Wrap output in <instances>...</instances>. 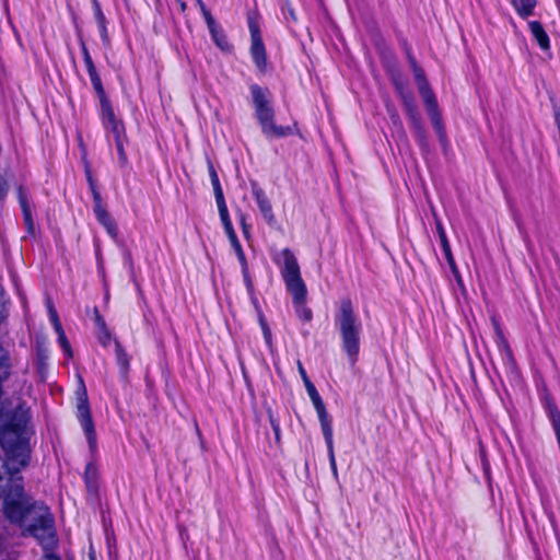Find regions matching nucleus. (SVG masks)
<instances>
[{
  "instance_id": "obj_6",
  "label": "nucleus",
  "mask_w": 560,
  "mask_h": 560,
  "mask_svg": "<svg viewBox=\"0 0 560 560\" xmlns=\"http://www.w3.org/2000/svg\"><path fill=\"white\" fill-rule=\"evenodd\" d=\"M255 113L266 137L282 138L291 133L290 127L277 126L273 122L275 112L272 106L255 108Z\"/></svg>"
},
{
  "instance_id": "obj_36",
  "label": "nucleus",
  "mask_w": 560,
  "mask_h": 560,
  "mask_svg": "<svg viewBox=\"0 0 560 560\" xmlns=\"http://www.w3.org/2000/svg\"><path fill=\"white\" fill-rule=\"evenodd\" d=\"M242 275H243L244 282L246 284L248 292H252L254 290V285L252 282V278L249 276L248 265H245V267H242Z\"/></svg>"
},
{
  "instance_id": "obj_4",
  "label": "nucleus",
  "mask_w": 560,
  "mask_h": 560,
  "mask_svg": "<svg viewBox=\"0 0 560 560\" xmlns=\"http://www.w3.org/2000/svg\"><path fill=\"white\" fill-rule=\"evenodd\" d=\"M3 447L7 452V459L2 464L5 472L10 476L7 489L10 488L13 480L20 479L23 483L22 477H16L20 470L28 465L30 462V450L27 444L21 439H16L14 443H3Z\"/></svg>"
},
{
  "instance_id": "obj_24",
  "label": "nucleus",
  "mask_w": 560,
  "mask_h": 560,
  "mask_svg": "<svg viewBox=\"0 0 560 560\" xmlns=\"http://www.w3.org/2000/svg\"><path fill=\"white\" fill-rule=\"evenodd\" d=\"M19 202H20V206H21V209H22V213H23V217H24L25 224L28 228H32L33 226V220H32L31 208H30L26 195L24 194L22 188L19 189Z\"/></svg>"
},
{
  "instance_id": "obj_7",
  "label": "nucleus",
  "mask_w": 560,
  "mask_h": 560,
  "mask_svg": "<svg viewBox=\"0 0 560 560\" xmlns=\"http://www.w3.org/2000/svg\"><path fill=\"white\" fill-rule=\"evenodd\" d=\"M298 366H299V372L301 374V377L303 378V382L305 384V388L307 390V394L314 405V408L316 409V412H317V416H318V419H319V423H320V427H324V425H327V424H330L332 423V419L331 417L328 415L326 408H325V405L316 389V387L314 386V384L310 381L302 363L299 361L298 362Z\"/></svg>"
},
{
  "instance_id": "obj_17",
  "label": "nucleus",
  "mask_w": 560,
  "mask_h": 560,
  "mask_svg": "<svg viewBox=\"0 0 560 560\" xmlns=\"http://www.w3.org/2000/svg\"><path fill=\"white\" fill-rule=\"evenodd\" d=\"M94 322L97 328V338L100 342L104 346H107V343L110 341L112 336L106 326L105 319L100 314L97 308L94 310Z\"/></svg>"
},
{
  "instance_id": "obj_1",
  "label": "nucleus",
  "mask_w": 560,
  "mask_h": 560,
  "mask_svg": "<svg viewBox=\"0 0 560 560\" xmlns=\"http://www.w3.org/2000/svg\"><path fill=\"white\" fill-rule=\"evenodd\" d=\"M3 514L21 529L23 537H32L42 546L45 560H61L54 552L58 545L54 514L43 501L25 493L20 479L13 480L5 491Z\"/></svg>"
},
{
  "instance_id": "obj_44",
  "label": "nucleus",
  "mask_w": 560,
  "mask_h": 560,
  "mask_svg": "<svg viewBox=\"0 0 560 560\" xmlns=\"http://www.w3.org/2000/svg\"><path fill=\"white\" fill-rule=\"evenodd\" d=\"M270 422H271V427H272V430H273L276 436L279 438V434H280L279 423L276 420H273L272 418L270 419Z\"/></svg>"
},
{
  "instance_id": "obj_11",
  "label": "nucleus",
  "mask_w": 560,
  "mask_h": 560,
  "mask_svg": "<svg viewBox=\"0 0 560 560\" xmlns=\"http://www.w3.org/2000/svg\"><path fill=\"white\" fill-rule=\"evenodd\" d=\"M320 428H322L324 440H325V443L327 446L329 465H330V468H331V471H332L335 478H337L338 470H337L336 457H335V452H334L332 423L320 427Z\"/></svg>"
},
{
  "instance_id": "obj_51",
  "label": "nucleus",
  "mask_w": 560,
  "mask_h": 560,
  "mask_svg": "<svg viewBox=\"0 0 560 560\" xmlns=\"http://www.w3.org/2000/svg\"><path fill=\"white\" fill-rule=\"evenodd\" d=\"M196 1H197V4H199L201 11L207 10V8H206L205 3L202 2V0H196Z\"/></svg>"
},
{
  "instance_id": "obj_20",
  "label": "nucleus",
  "mask_w": 560,
  "mask_h": 560,
  "mask_svg": "<svg viewBox=\"0 0 560 560\" xmlns=\"http://www.w3.org/2000/svg\"><path fill=\"white\" fill-rule=\"evenodd\" d=\"M536 3V0H513V5L516 12L524 19L534 13Z\"/></svg>"
},
{
  "instance_id": "obj_48",
  "label": "nucleus",
  "mask_w": 560,
  "mask_h": 560,
  "mask_svg": "<svg viewBox=\"0 0 560 560\" xmlns=\"http://www.w3.org/2000/svg\"><path fill=\"white\" fill-rule=\"evenodd\" d=\"M241 224H242V229H243L244 234L247 235L249 226L245 223V215L244 214L241 215Z\"/></svg>"
},
{
  "instance_id": "obj_38",
  "label": "nucleus",
  "mask_w": 560,
  "mask_h": 560,
  "mask_svg": "<svg viewBox=\"0 0 560 560\" xmlns=\"http://www.w3.org/2000/svg\"><path fill=\"white\" fill-rule=\"evenodd\" d=\"M202 14H203V18L206 20V23H207V26H208V30L210 28H213L214 26H217V22L214 21V19L212 18L210 11L207 9V10H203L201 11Z\"/></svg>"
},
{
  "instance_id": "obj_23",
  "label": "nucleus",
  "mask_w": 560,
  "mask_h": 560,
  "mask_svg": "<svg viewBox=\"0 0 560 560\" xmlns=\"http://www.w3.org/2000/svg\"><path fill=\"white\" fill-rule=\"evenodd\" d=\"M101 104V119L103 125L113 122L114 119H116V115L114 113V108L112 106L110 101L108 97L100 100Z\"/></svg>"
},
{
  "instance_id": "obj_41",
  "label": "nucleus",
  "mask_w": 560,
  "mask_h": 560,
  "mask_svg": "<svg viewBox=\"0 0 560 560\" xmlns=\"http://www.w3.org/2000/svg\"><path fill=\"white\" fill-rule=\"evenodd\" d=\"M224 230H225V233H226L231 244L236 243L238 241L237 235L233 229V225H230V226L225 228Z\"/></svg>"
},
{
  "instance_id": "obj_5",
  "label": "nucleus",
  "mask_w": 560,
  "mask_h": 560,
  "mask_svg": "<svg viewBox=\"0 0 560 560\" xmlns=\"http://www.w3.org/2000/svg\"><path fill=\"white\" fill-rule=\"evenodd\" d=\"M82 390L78 393V419L84 431L88 443L93 450L96 445V433L94 423L91 416V410L88 401L86 389L84 387L83 382L81 381Z\"/></svg>"
},
{
  "instance_id": "obj_50",
  "label": "nucleus",
  "mask_w": 560,
  "mask_h": 560,
  "mask_svg": "<svg viewBox=\"0 0 560 560\" xmlns=\"http://www.w3.org/2000/svg\"><path fill=\"white\" fill-rule=\"evenodd\" d=\"M5 550V541L2 535H0V555Z\"/></svg>"
},
{
  "instance_id": "obj_39",
  "label": "nucleus",
  "mask_w": 560,
  "mask_h": 560,
  "mask_svg": "<svg viewBox=\"0 0 560 560\" xmlns=\"http://www.w3.org/2000/svg\"><path fill=\"white\" fill-rule=\"evenodd\" d=\"M260 323H261V328H262L265 340L268 346H271V331H270L269 327L267 326V324L262 320V318H260Z\"/></svg>"
},
{
  "instance_id": "obj_45",
  "label": "nucleus",
  "mask_w": 560,
  "mask_h": 560,
  "mask_svg": "<svg viewBox=\"0 0 560 560\" xmlns=\"http://www.w3.org/2000/svg\"><path fill=\"white\" fill-rule=\"evenodd\" d=\"M5 194H7V185L4 182H2L0 179V200H2L4 198Z\"/></svg>"
},
{
  "instance_id": "obj_54",
  "label": "nucleus",
  "mask_w": 560,
  "mask_h": 560,
  "mask_svg": "<svg viewBox=\"0 0 560 560\" xmlns=\"http://www.w3.org/2000/svg\"><path fill=\"white\" fill-rule=\"evenodd\" d=\"M126 261H128V262H129V265H130V266H132V260H131V255H130V253H127V254H126Z\"/></svg>"
},
{
  "instance_id": "obj_14",
  "label": "nucleus",
  "mask_w": 560,
  "mask_h": 560,
  "mask_svg": "<svg viewBox=\"0 0 560 560\" xmlns=\"http://www.w3.org/2000/svg\"><path fill=\"white\" fill-rule=\"evenodd\" d=\"M96 220L104 226L108 235L116 240L118 236V228L114 219L107 212L106 208L94 212Z\"/></svg>"
},
{
  "instance_id": "obj_53",
  "label": "nucleus",
  "mask_w": 560,
  "mask_h": 560,
  "mask_svg": "<svg viewBox=\"0 0 560 560\" xmlns=\"http://www.w3.org/2000/svg\"><path fill=\"white\" fill-rule=\"evenodd\" d=\"M180 5V10L184 12L186 10V2L184 0L177 1Z\"/></svg>"
},
{
  "instance_id": "obj_31",
  "label": "nucleus",
  "mask_w": 560,
  "mask_h": 560,
  "mask_svg": "<svg viewBox=\"0 0 560 560\" xmlns=\"http://www.w3.org/2000/svg\"><path fill=\"white\" fill-rule=\"evenodd\" d=\"M549 418L552 424L553 431L560 429V411L557 407H550L549 409Z\"/></svg>"
},
{
  "instance_id": "obj_40",
  "label": "nucleus",
  "mask_w": 560,
  "mask_h": 560,
  "mask_svg": "<svg viewBox=\"0 0 560 560\" xmlns=\"http://www.w3.org/2000/svg\"><path fill=\"white\" fill-rule=\"evenodd\" d=\"M58 341H59V345L62 348V350L66 353H70V345H69V342L67 340L66 334H63L61 336H58Z\"/></svg>"
},
{
  "instance_id": "obj_34",
  "label": "nucleus",
  "mask_w": 560,
  "mask_h": 560,
  "mask_svg": "<svg viewBox=\"0 0 560 560\" xmlns=\"http://www.w3.org/2000/svg\"><path fill=\"white\" fill-rule=\"evenodd\" d=\"M436 232L439 235L441 247H447V245H450V243H448L445 230L440 220L436 221Z\"/></svg>"
},
{
  "instance_id": "obj_30",
  "label": "nucleus",
  "mask_w": 560,
  "mask_h": 560,
  "mask_svg": "<svg viewBox=\"0 0 560 560\" xmlns=\"http://www.w3.org/2000/svg\"><path fill=\"white\" fill-rule=\"evenodd\" d=\"M247 23L250 33V39L260 38V27L257 18L253 13H248Z\"/></svg>"
},
{
  "instance_id": "obj_46",
  "label": "nucleus",
  "mask_w": 560,
  "mask_h": 560,
  "mask_svg": "<svg viewBox=\"0 0 560 560\" xmlns=\"http://www.w3.org/2000/svg\"><path fill=\"white\" fill-rule=\"evenodd\" d=\"M408 60H409L411 69H416V68L420 67L411 54H408Z\"/></svg>"
},
{
  "instance_id": "obj_52",
  "label": "nucleus",
  "mask_w": 560,
  "mask_h": 560,
  "mask_svg": "<svg viewBox=\"0 0 560 560\" xmlns=\"http://www.w3.org/2000/svg\"><path fill=\"white\" fill-rule=\"evenodd\" d=\"M196 1H197V4H199L201 11L207 10V8H206L205 3L202 2V0H196Z\"/></svg>"
},
{
  "instance_id": "obj_28",
  "label": "nucleus",
  "mask_w": 560,
  "mask_h": 560,
  "mask_svg": "<svg viewBox=\"0 0 560 560\" xmlns=\"http://www.w3.org/2000/svg\"><path fill=\"white\" fill-rule=\"evenodd\" d=\"M217 201V206H218V210H219V215H220V219L222 221V224H223V228H228L230 225H232V221L230 219V214H229V210H228V207H226V203H225V199H220V200H215Z\"/></svg>"
},
{
  "instance_id": "obj_12",
  "label": "nucleus",
  "mask_w": 560,
  "mask_h": 560,
  "mask_svg": "<svg viewBox=\"0 0 560 560\" xmlns=\"http://www.w3.org/2000/svg\"><path fill=\"white\" fill-rule=\"evenodd\" d=\"M93 5V15L94 20L97 24L100 36L103 40V43L107 44L109 42L108 32H107V20L105 18V14L102 11L101 4L97 0H92Z\"/></svg>"
},
{
  "instance_id": "obj_9",
  "label": "nucleus",
  "mask_w": 560,
  "mask_h": 560,
  "mask_svg": "<svg viewBox=\"0 0 560 560\" xmlns=\"http://www.w3.org/2000/svg\"><path fill=\"white\" fill-rule=\"evenodd\" d=\"M423 103L430 117L433 129L439 135L440 139L443 140L445 137V132L436 97H428L427 100H423Z\"/></svg>"
},
{
  "instance_id": "obj_22",
  "label": "nucleus",
  "mask_w": 560,
  "mask_h": 560,
  "mask_svg": "<svg viewBox=\"0 0 560 560\" xmlns=\"http://www.w3.org/2000/svg\"><path fill=\"white\" fill-rule=\"evenodd\" d=\"M209 32L211 34L213 42L215 43V45L219 48H221L222 50L230 49L231 45L228 42V38H226L224 32L222 31V28L219 25L214 26L213 28H210Z\"/></svg>"
},
{
  "instance_id": "obj_26",
  "label": "nucleus",
  "mask_w": 560,
  "mask_h": 560,
  "mask_svg": "<svg viewBox=\"0 0 560 560\" xmlns=\"http://www.w3.org/2000/svg\"><path fill=\"white\" fill-rule=\"evenodd\" d=\"M209 175L214 191L215 200L224 199L223 190L219 180V176L213 165L209 163Z\"/></svg>"
},
{
  "instance_id": "obj_18",
  "label": "nucleus",
  "mask_w": 560,
  "mask_h": 560,
  "mask_svg": "<svg viewBox=\"0 0 560 560\" xmlns=\"http://www.w3.org/2000/svg\"><path fill=\"white\" fill-rule=\"evenodd\" d=\"M402 100H404L405 108H406L409 119L411 120L413 127L420 131L421 130V120H420V116H419L417 106L413 103L412 97H410L408 95H402Z\"/></svg>"
},
{
  "instance_id": "obj_32",
  "label": "nucleus",
  "mask_w": 560,
  "mask_h": 560,
  "mask_svg": "<svg viewBox=\"0 0 560 560\" xmlns=\"http://www.w3.org/2000/svg\"><path fill=\"white\" fill-rule=\"evenodd\" d=\"M231 246L236 254V257L240 261L241 267H245V265H247V260H246V257H245V254H244V250L242 248L240 241H237L236 243H232Z\"/></svg>"
},
{
  "instance_id": "obj_25",
  "label": "nucleus",
  "mask_w": 560,
  "mask_h": 560,
  "mask_svg": "<svg viewBox=\"0 0 560 560\" xmlns=\"http://www.w3.org/2000/svg\"><path fill=\"white\" fill-rule=\"evenodd\" d=\"M104 128L114 136V140L119 138H126L125 126L117 118L113 122L103 125Z\"/></svg>"
},
{
  "instance_id": "obj_49",
  "label": "nucleus",
  "mask_w": 560,
  "mask_h": 560,
  "mask_svg": "<svg viewBox=\"0 0 560 560\" xmlns=\"http://www.w3.org/2000/svg\"><path fill=\"white\" fill-rule=\"evenodd\" d=\"M88 73H89L90 79L98 78L100 77V74L96 71V68L93 69V70H88Z\"/></svg>"
},
{
  "instance_id": "obj_2",
  "label": "nucleus",
  "mask_w": 560,
  "mask_h": 560,
  "mask_svg": "<svg viewBox=\"0 0 560 560\" xmlns=\"http://www.w3.org/2000/svg\"><path fill=\"white\" fill-rule=\"evenodd\" d=\"M335 324L340 335L341 348L351 365L358 361L362 334V322L354 312L350 299H343L335 315Z\"/></svg>"
},
{
  "instance_id": "obj_55",
  "label": "nucleus",
  "mask_w": 560,
  "mask_h": 560,
  "mask_svg": "<svg viewBox=\"0 0 560 560\" xmlns=\"http://www.w3.org/2000/svg\"><path fill=\"white\" fill-rule=\"evenodd\" d=\"M525 242L527 244V248L529 249L530 248V244H529V241L527 240V237H525Z\"/></svg>"
},
{
  "instance_id": "obj_43",
  "label": "nucleus",
  "mask_w": 560,
  "mask_h": 560,
  "mask_svg": "<svg viewBox=\"0 0 560 560\" xmlns=\"http://www.w3.org/2000/svg\"><path fill=\"white\" fill-rule=\"evenodd\" d=\"M48 311H49V318H50V322L52 324L57 323V322H60L59 318H58L57 311L55 310V307L51 304H49Z\"/></svg>"
},
{
  "instance_id": "obj_37",
  "label": "nucleus",
  "mask_w": 560,
  "mask_h": 560,
  "mask_svg": "<svg viewBox=\"0 0 560 560\" xmlns=\"http://www.w3.org/2000/svg\"><path fill=\"white\" fill-rule=\"evenodd\" d=\"M202 14H203V18L206 20V23H207V26H208V30L210 28H213L214 26H217V22L214 21V19L212 18L210 11L207 9V10H203L201 11Z\"/></svg>"
},
{
  "instance_id": "obj_10",
  "label": "nucleus",
  "mask_w": 560,
  "mask_h": 560,
  "mask_svg": "<svg viewBox=\"0 0 560 560\" xmlns=\"http://www.w3.org/2000/svg\"><path fill=\"white\" fill-rule=\"evenodd\" d=\"M250 55L256 67L260 71H265L267 66V55L265 45L262 43V37L252 39Z\"/></svg>"
},
{
  "instance_id": "obj_33",
  "label": "nucleus",
  "mask_w": 560,
  "mask_h": 560,
  "mask_svg": "<svg viewBox=\"0 0 560 560\" xmlns=\"http://www.w3.org/2000/svg\"><path fill=\"white\" fill-rule=\"evenodd\" d=\"M91 83L100 100L106 98V93L102 84L101 77L91 79Z\"/></svg>"
},
{
  "instance_id": "obj_47",
  "label": "nucleus",
  "mask_w": 560,
  "mask_h": 560,
  "mask_svg": "<svg viewBox=\"0 0 560 560\" xmlns=\"http://www.w3.org/2000/svg\"><path fill=\"white\" fill-rule=\"evenodd\" d=\"M52 325H54L55 331L58 334V336H61L65 334L60 322L54 323Z\"/></svg>"
},
{
  "instance_id": "obj_35",
  "label": "nucleus",
  "mask_w": 560,
  "mask_h": 560,
  "mask_svg": "<svg viewBox=\"0 0 560 560\" xmlns=\"http://www.w3.org/2000/svg\"><path fill=\"white\" fill-rule=\"evenodd\" d=\"M82 55H83V60H84L86 70L95 69V65H94V62L92 60V57H91V55L89 52V49H88V47L85 46L84 43H82Z\"/></svg>"
},
{
  "instance_id": "obj_21",
  "label": "nucleus",
  "mask_w": 560,
  "mask_h": 560,
  "mask_svg": "<svg viewBox=\"0 0 560 560\" xmlns=\"http://www.w3.org/2000/svg\"><path fill=\"white\" fill-rule=\"evenodd\" d=\"M11 374L10 355L5 349L0 347V384L2 385Z\"/></svg>"
},
{
  "instance_id": "obj_16",
  "label": "nucleus",
  "mask_w": 560,
  "mask_h": 560,
  "mask_svg": "<svg viewBox=\"0 0 560 560\" xmlns=\"http://www.w3.org/2000/svg\"><path fill=\"white\" fill-rule=\"evenodd\" d=\"M250 93L255 108L271 106L270 93L267 89H262L257 84H253L250 86Z\"/></svg>"
},
{
  "instance_id": "obj_27",
  "label": "nucleus",
  "mask_w": 560,
  "mask_h": 560,
  "mask_svg": "<svg viewBox=\"0 0 560 560\" xmlns=\"http://www.w3.org/2000/svg\"><path fill=\"white\" fill-rule=\"evenodd\" d=\"M88 180H89L90 189H91V192H92V196H93V202H94L93 211L96 212V211H100L102 209H105L102 196H101L100 191L97 190L94 180L92 179L91 176L88 177Z\"/></svg>"
},
{
  "instance_id": "obj_42",
  "label": "nucleus",
  "mask_w": 560,
  "mask_h": 560,
  "mask_svg": "<svg viewBox=\"0 0 560 560\" xmlns=\"http://www.w3.org/2000/svg\"><path fill=\"white\" fill-rule=\"evenodd\" d=\"M442 250L444 253V256H445L447 262L451 266H454V258H453V255H452L451 246L447 245V247H442Z\"/></svg>"
},
{
  "instance_id": "obj_29",
  "label": "nucleus",
  "mask_w": 560,
  "mask_h": 560,
  "mask_svg": "<svg viewBox=\"0 0 560 560\" xmlns=\"http://www.w3.org/2000/svg\"><path fill=\"white\" fill-rule=\"evenodd\" d=\"M126 138H119L115 140V147L118 153V164L120 167H125L128 163V158L125 152Z\"/></svg>"
},
{
  "instance_id": "obj_3",
  "label": "nucleus",
  "mask_w": 560,
  "mask_h": 560,
  "mask_svg": "<svg viewBox=\"0 0 560 560\" xmlns=\"http://www.w3.org/2000/svg\"><path fill=\"white\" fill-rule=\"evenodd\" d=\"M282 264L280 265L281 276L287 290L292 294L293 306L298 317L304 322L313 318L312 310L306 306V285L301 278L300 266L291 249L284 248L279 254Z\"/></svg>"
},
{
  "instance_id": "obj_15",
  "label": "nucleus",
  "mask_w": 560,
  "mask_h": 560,
  "mask_svg": "<svg viewBox=\"0 0 560 560\" xmlns=\"http://www.w3.org/2000/svg\"><path fill=\"white\" fill-rule=\"evenodd\" d=\"M415 81L417 83L419 93L422 100H427L428 97L435 96L433 91L431 90L429 82L425 78L424 71L421 67L412 69Z\"/></svg>"
},
{
  "instance_id": "obj_8",
  "label": "nucleus",
  "mask_w": 560,
  "mask_h": 560,
  "mask_svg": "<svg viewBox=\"0 0 560 560\" xmlns=\"http://www.w3.org/2000/svg\"><path fill=\"white\" fill-rule=\"evenodd\" d=\"M250 189L252 195L256 200L258 209L266 221V223L270 226H273L277 222L271 202L267 197L265 190L259 186L256 180H250Z\"/></svg>"
},
{
  "instance_id": "obj_19",
  "label": "nucleus",
  "mask_w": 560,
  "mask_h": 560,
  "mask_svg": "<svg viewBox=\"0 0 560 560\" xmlns=\"http://www.w3.org/2000/svg\"><path fill=\"white\" fill-rule=\"evenodd\" d=\"M116 361L119 366V372L122 378H127L128 371H129V355L126 353V351L122 349L121 345L116 341Z\"/></svg>"
},
{
  "instance_id": "obj_13",
  "label": "nucleus",
  "mask_w": 560,
  "mask_h": 560,
  "mask_svg": "<svg viewBox=\"0 0 560 560\" xmlns=\"http://www.w3.org/2000/svg\"><path fill=\"white\" fill-rule=\"evenodd\" d=\"M529 31L533 35V37L536 39L537 44L542 50H549L550 49V40L549 36L544 30L542 25L538 21H532L528 23Z\"/></svg>"
}]
</instances>
